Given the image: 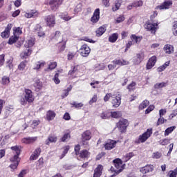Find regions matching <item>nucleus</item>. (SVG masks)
Instances as JSON below:
<instances>
[{"instance_id": "1", "label": "nucleus", "mask_w": 177, "mask_h": 177, "mask_svg": "<svg viewBox=\"0 0 177 177\" xmlns=\"http://www.w3.org/2000/svg\"><path fill=\"white\" fill-rule=\"evenodd\" d=\"M153 133V129H148L147 131H145L144 133L142 135H140L138 137V139L136 140V143L139 144V143H145L149 138L151 136V134Z\"/></svg>"}, {"instance_id": "2", "label": "nucleus", "mask_w": 177, "mask_h": 177, "mask_svg": "<svg viewBox=\"0 0 177 177\" xmlns=\"http://www.w3.org/2000/svg\"><path fill=\"white\" fill-rule=\"evenodd\" d=\"M113 164L115 169H114V167H111V171H113V172H115V174H117L122 172V169H124V166L122 165V160H121V159H115L113 160Z\"/></svg>"}, {"instance_id": "3", "label": "nucleus", "mask_w": 177, "mask_h": 177, "mask_svg": "<svg viewBox=\"0 0 177 177\" xmlns=\"http://www.w3.org/2000/svg\"><path fill=\"white\" fill-rule=\"evenodd\" d=\"M128 125H129V123L128 122V120L126 119H121L117 124L118 130L121 133H124V132H126Z\"/></svg>"}, {"instance_id": "4", "label": "nucleus", "mask_w": 177, "mask_h": 177, "mask_svg": "<svg viewBox=\"0 0 177 177\" xmlns=\"http://www.w3.org/2000/svg\"><path fill=\"white\" fill-rule=\"evenodd\" d=\"M64 0H50L48 5L51 10H57L61 5H63Z\"/></svg>"}, {"instance_id": "5", "label": "nucleus", "mask_w": 177, "mask_h": 177, "mask_svg": "<svg viewBox=\"0 0 177 177\" xmlns=\"http://www.w3.org/2000/svg\"><path fill=\"white\" fill-rule=\"evenodd\" d=\"M79 50L80 54L82 57H88V56H89V53H91V48H89L86 44L82 45Z\"/></svg>"}, {"instance_id": "6", "label": "nucleus", "mask_w": 177, "mask_h": 177, "mask_svg": "<svg viewBox=\"0 0 177 177\" xmlns=\"http://www.w3.org/2000/svg\"><path fill=\"white\" fill-rule=\"evenodd\" d=\"M24 92H25L24 97L26 102H28V103H32V102H34V100H35V97H34V94H32V91L30 89L26 88Z\"/></svg>"}, {"instance_id": "7", "label": "nucleus", "mask_w": 177, "mask_h": 177, "mask_svg": "<svg viewBox=\"0 0 177 177\" xmlns=\"http://www.w3.org/2000/svg\"><path fill=\"white\" fill-rule=\"evenodd\" d=\"M10 161L12 164L10 165L11 169H16L19 166V162H20V158H19L18 155H15L13 157L10 158Z\"/></svg>"}, {"instance_id": "8", "label": "nucleus", "mask_w": 177, "mask_h": 177, "mask_svg": "<svg viewBox=\"0 0 177 177\" xmlns=\"http://www.w3.org/2000/svg\"><path fill=\"white\" fill-rule=\"evenodd\" d=\"M145 27L146 30L151 31V34H156V31L158 30V24L157 23L147 24Z\"/></svg>"}, {"instance_id": "9", "label": "nucleus", "mask_w": 177, "mask_h": 177, "mask_svg": "<svg viewBox=\"0 0 177 177\" xmlns=\"http://www.w3.org/2000/svg\"><path fill=\"white\" fill-rule=\"evenodd\" d=\"M45 21L48 26V27H55V16L53 15H48L45 17Z\"/></svg>"}, {"instance_id": "10", "label": "nucleus", "mask_w": 177, "mask_h": 177, "mask_svg": "<svg viewBox=\"0 0 177 177\" xmlns=\"http://www.w3.org/2000/svg\"><path fill=\"white\" fill-rule=\"evenodd\" d=\"M156 63H157V57L152 56L151 58H149L148 62L147 63V70H151V68H153V67L156 66Z\"/></svg>"}, {"instance_id": "11", "label": "nucleus", "mask_w": 177, "mask_h": 177, "mask_svg": "<svg viewBox=\"0 0 177 177\" xmlns=\"http://www.w3.org/2000/svg\"><path fill=\"white\" fill-rule=\"evenodd\" d=\"M100 19V9L95 10L93 16L91 18V23H97Z\"/></svg>"}, {"instance_id": "12", "label": "nucleus", "mask_w": 177, "mask_h": 177, "mask_svg": "<svg viewBox=\"0 0 177 177\" xmlns=\"http://www.w3.org/2000/svg\"><path fill=\"white\" fill-rule=\"evenodd\" d=\"M111 104L113 107H120L121 104V96L120 95L112 97Z\"/></svg>"}, {"instance_id": "13", "label": "nucleus", "mask_w": 177, "mask_h": 177, "mask_svg": "<svg viewBox=\"0 0 177 177\" xmlns=\"http://www.w3.org/2000/svg\"><path fill=\"white\" fill-rule=\"evenodd\" d=\"M12 27H13V25L12 24H8L5 30L1 32L2 38H9V35H10V30H12Z\"/></svg>"}, {"instance_id": "14", "label": "nucleus", "mask_w": 177, "mask_h": 177, "mask_svg": "<svg viewBox=\"0 0 177 177\" xmlns=\"http://www.w3.org/2000/svg\"><path fill=\"white\" fill-rule=\"evenodd\" d=\"M172 6V1H165L162 5L156 7V10H162V9H169Z\"/></svg>"}, {"instance_id": "15", "label": "nucleus", "mask_w": 177, "mask_h": 177, "mask_svg": "<svg viewBox=\"0 0 177 177\" xmlns=\"http://www.w3.org/2000/svg\"><path fill=\"white\" fill-rule=\"evenodd\" d=\"M117 145V141H114L113 140L107 141V142L104 145V147L106 150H112L114 149Z\"/></svg>"}, {"instance_id": "16", "label": "nucleus", "mask_w": 177, "mask_h": 177, "mask_svg": "<svg viewBox=\"0 0 177 177\" xmlns=\"http://www.w3.org/2000/svg\"><path fill=\"white\" fill-rule=\"evenodd\" d=\"M46 65V62L45 61L37 62L33 66V70H35L36 71H39V70L42 67H44Z\"/></svg>"}, {"instance_id": "17", "label": "nucleus", "mask_w": 177, "mask_h": 177, "mask_svg": "<svg viewBox=\"0 0 177 177\" xmlns=\"http://www.w3.org/2000/svg\"><path fill=\"white\" fill-rule=\"evenodd\" d=\"M31 53H32V50L31 48H26L20 54L21 58L28 59V57L31 56Z\"/></svg>"}, {"instance_id": "18", "label": "nucleus", "mask_w": 177, "mask_h": 177, "mask_svg": "<svg viewBox=\"0 0 177 177\" xmlns=\"http://www.w3.org/2000/svg\"><path fill=\"white\" fill-rule=\"evenodd\" d=\"M154 169L153 168V165H147L143 167H142L140 169V171L142 173V174H149V172H153V170Z\"/></svg>"}, {"instance_id": "19", "label": "nucleus", "mask_w": 177, "mask_h": 177, "mask_svg": "<svg viewBox=\"0 0 177 177\" xmlns=\"http://www.w3.org/2000/svg\"><path fill=\"white\" fill-rule=\"evenodd\" d=\"M35 31L37 32L38 37H45V32L42 30L41 25L37 24L35 27Z\"/></svg>"}, {"instance_id": "20", "label": "nucleus", "mask_w": 177, "mask_h": 177, "mask_svg": "<svg viewBox=\"0 0 177 177\" xmlns=\"http://www.w3.org/2000/svg\"><path fill=\"white\" fill-rule=\"evenodd\" d=\"M143 60V55L142 53L137 54L136 57H133V62L136 65L140 64Z\"/></svg>"}, {"instance_id": "21", "label": "nucleus", "mask_w": 177, "mask_h": 177, "mask_svg": "<svg viewBox=\"0 0 177 177\" xmlns=\"http://www.w3.org/2000/svg\"><path fill=\"white\" fill-rule=\"evenodd\" d=\"M82 141L91 140L92 138V133L89 131H86L82 134Z\"/></svg>"}, {"instance_id": "22", "label": "nucleus", "mask_w": 177, "mask_h": 177, "mask_svg": "<svg viewBox=\"0 0 177 177\" xmlns=\"http://www.w3.org/2000/svg\"><path fill=\"white\" fill-rule=\"evenodd\" d=\"M102 171H103V166L102 165H99L94 170L93 177L102 176Z\"/></svg>"}, {"instance_id": "23", "label": "nucleus", "mask_w": 177, "mask_h": 177, "mask_svg": "<svg viewBox=\"0 0 177 177\" xmlns=\"http://www.w3.org/2000/svg\"><path fill=\"white\" fill-rule=\"evenodd\" d=\"M34 45H35V39L32 37L28 39L25 43L26 48H32Z\"/></svg>"}, {"instance_id": "24", "label": "nucleus", "mask_w": 177, "mask_h": 177, "mask_svg": "<svg viewBox=\"0 0 177 177\" xmlns=\"http://www.w3.org/2000/svg\"><path fill=\"white\" fill-rule=\"evenodd\" d=\"M41 154V148H37L35 150V151L33 152V153L30 156V160H37V158H38V157H39V155Z\"/></svg>"}, {"instance_id": "25", "label": "nucleus", "mask_w": 177, "mask_h": 177, "mask_svg": "<svg viewBox=\"0 0 177 177\" xmlns=\"http://www.w3.org/2000/svg\"><path fill=\"white\" fill-rule=\"evenodd\" d=\"M37 139V137L25 138L22 139V142L26 143V145H30V143H34V142H35Z\"/></svg>"}, {"instance_id": "26", "label": "nucleus", "mask_w": 177, "mask_h": 177, "mask_svg": "<svg viewBox=\"0 0 177 177\" xmlns=\"http://www.w3.org/2000/svg\"><path fill=\"white\" fill-rule=\"evenodd\" d=\"M38 15V12L32 10L30 12H25L24 17L26 19H31V17H37Z\"/></svg>"}, {"instance_id": "27", "label": "nucleus", "mask_w": 177, "mask_h": 177, "mask_svg": "<svg viewBox=\"0 0 177 177\" xmlns=\"http://www.w3.org/2000/svg\"><path fill=\"white\" fill-rule=\"evenodd\" d=\"M131 41L133 42V44H140V42L142 41V37L140 36H136V35H131L130 37Z\"/></svg>"}, {"instance_id": "28", "label": "nucleus", "mask_w": 177, "mask_h": 177, "mask_svg": "<svg viewBox=\"0 0 177 177\" xmlns=\"http://www.w3.org/2000/svg\"><path fill=\"white\" fill-rule=\"evenodd\" d=\"M57 142V137L55 136H49L46 140V145H49L50 143H56Z\"/></svg>"}, {"instance_id": "29", "label": "nucleus", "mask_w": 177, "mask_h": 177, "mask_svg": "<svg viewBox=\"0 0 177 177\" xmlns=\"http://www.w3.org/2000/svg\"><path fill=\"white\" fill-rule=\"evenodd\" d=\"M113 63L118 66H128L129 64V62L125 59H115Z\"/></svg>"}, {"instance_id": "30", "label": "nucleus", "mask_w": 177, "mask_h": 177, "mask_svg": "<svg viewBox=\"0 0 177 177\" xmlns=\"http://www.w3.org/2000/svg\"><path fill=\"white\" fill-rule=\"evenodd\" d=\"M55 117H56V113L53 111H48L46 113V119L47 121H52V120H55Z\"/></svg>"}, {"instance_id": "31", "label": "nucleus", "mask_w": 177, "mask_h": 177, "mask_svg": "<svg viewBox=\"0 0 177 177\" xmlns=\"http://www.w3.org/2000/svg\"><path fill=\"white\" fill-rule=\"evenodd\" d=\"M164 50L165 51V53L167 55H171V53H174V46L171 44H167L164 47Z\"/></svg>"}, {"instance_id": "32", "label": "nucleus", "mask_w": 177, "mask_h": 177, "mask_svg": "<svg viewBox=\"0 0 177 177\" xmlns=\"http://www.w3.org/2000/svg\"><path fill=\"white\" fill-rule=\"evenodd\" d=\"M104 32H106V26H100L96 30L97 37H102Z\"/></svg>"}, {"instance_id": "33", "label": "nucleus", "mask_w": 177, "mask_h": 177, "mask_svg": "<svg viewBox=\"0 0 177 177\" xmlns=\"http://www.w3.org/2000/svg\"><path fill=\"white\" fill-rule=\"evenodd\" d=\"M110 117H111V112L109 111H105L100 114V118L102 120H107L108 118H110Z\"/></svg>"}, {"instance_id": "34", "label": "nucleus", "mask_w": 177, "mask_h": 177, "mask_svg": "<svg viewBox=\"0 0 177 177\" xmlns=\"http://www.w3.org/2000/svg\"><path fill=\"white\" fill-rule=\"evenodd\" d=\"M11 150L16 153V156H20V153H21V147L15 145L14 147H11Z\"/></svg>"}, {"instance_id": "35", "label": "nucleus", "mask_w": 177, "mask_h": 177, "mask_svg": "<svg viewBox=\"0 0 177 177\" xmlns=\"http://www.w3.org/2000/svg\"><path fill=\"white\" fill-rule=\"evenodd\" d=\"M122 116V113L120 111L111 112V117L112 118H120Z\"/></svg>"}, {"instance_id": "36", "label": "nucleus", "mask_w": 177, "mask_h": 177, "mask_svg": "<svg viewBox=\"0 0 177 177\" xmlns=\"http://www.w3.org/2000/svg\"><path fill=\"white\" fill-rule=\"evenodd\" d=\"M89 151H88L86 149H84L81 151L80 153V157L81 158H88L89 157Z\"/></svg>"}, {"instance_id": "37", "label": "nucleus", "mask_w": 177, "mask_h": 177, "mask_svg": "<svg viewBox=\"0 0 177 177\" xmlns=\"http://www.w3.org/2000/svg\"><path fill=\"white\" fill-rule=\"evenodd\" d=\"M34 86L36 88V91L38 92V91H40V89L42 88V82L39 80H37L35 82Z\"/></svg>"}, {"instance_id": "38", "label": "nucleus", "mask_w": 177, "mask_h": 177, "mask_svg": "<svg viewBox=\"0 0 177 177\" xmlns=\"http://www.w3.org/2000/svg\"><path fill=\"white\" fill-rule=\"evenodd\" d=\"M19 40V36L15 35L14 36H12L10 37L8 40L9 45H13L15 42Z\"/></svg>"}, {"instance_id": "39", "label": "nucleus", "mask_w": 177, "mask_h": 177, "mask_svg": "<svg viewBox=\"0 0 177 177\" xmlns=\"http://www.w3.org/2000/svg\"><path fill=\"white\" fill-rule=\"evenodd\" d=\"M60 19H62V20H65V21H68L70 20H71V19H73V17L68 16V15L65 12V13H62L59 15Z\"/></svg>"}, {"instance_id": "40", "label": "nucleus", "mask_w": 177, "mask_h": 177, "mask_svg": "<svg viewBox=\"0 0 177 177\" xmlns=\"http://www.w3.org/2000/svg\"><path fill=\"white\" fill-rule=\"evenodd\" d=\"M168 66H169V61L166 62L163 65H162L161 66L158 67L157 68V71L158 73H161L162 71H164V70H165V68L167 67H168Z\"/></svg>"}, {"instance_id": "41", "label": "nucleus", "mask_w": 177, "mask_h": 177, "mask_svg": "<svg viewBox=\"0 0 177 177\" xmlns=\"http://www.w3.org/2000/svg\"><path fill=\"white\" fill-rule=\"evenodd\" d=\"M26 66H27V62L23 61L19 64L18 70H19V71H24Z\"/></svg>"}, {"instance_id": "42", "label": "nucleus", "mask_w": 177, "mask_h": 177, "mask_svg": "<svg viewBox=\"0 0 177 177\" xmlns=\"http://www.w3.org/2000/svg\"><path fill=\"white\" fill-rule=\"evenodd\" d=\"M118 39V34L117 33H113L112 35L109 36V42L114 43L115 41Z\"/></svg>"}, {"instance_id": "43", "label": "nucleus", "mask_w": 177, "mask_h": 177, "mask_svg": "<svg viewBox=\"0 0 177 177\" xmlns=\"http://www.w3.org/2000/svg\"><path fill=\"white\" fill-rule=\"evenodd\" d=\"M10 82V79L9 78V77L3 76L1 78V84L2 85H9Z\"/></svg>"}, {"instance_id": "44", "label": "nucleus", "mask_w": 177, "mask_h": 177, "mask_svg": "<svg viewBox=\"0 0 177 177\" xmlns=\"http://www.w3.org/2000/svg\"><path fill=\"white\" fill-rule=\"evenodd\" d=\"M120 7H121V2H120L119 1H116L115 2V4L112 7L113 12H117V10H118V9H120Z\"/></svg>"}, {"instance_id": "45", "label": "nucleus", "mask_w": 177, "mask_h": 177, "mask_svg": "<svg viewBox=\"0 0 177 177\" xmlns=\"http://www.w3.org/2000/svg\"><path fill=\"white\" fill-rule=\"evenodd\" d=\"M57 67V64L56 62H51L50 64L48 65V67L45 69V71H50L52 70H55Z\"/></svg>"}, {"instance_id": "46", "label": "nucleus", "mask_w": 177, "mask_h": 177, "mask_svg": "<svg viewBox=\"0 0 177 177\" xmlns=\"http://www.w3.org/2000/svg\"><path fill=\"white\" fill-rule=\"evenodd\" d=\"M167 85H168L167 82L156 83L154 88L155 89H160L161 88H165V86H167Z\"/></svg>"}, {"instance_id": "47", "label": "nucleus", "mask_w": 177, "mask_h": 177, "mask_svg": "<svg viewBox=\"0 0 177 177\" xmlns=\"http://www.w3.org/2000/svg\"><path fill=\"white\" fill-rule=\"evenodd\" d=\"M133 8H140L143 6V1L139 0V1H134L133 2Z\"/></svg>"}, {"instance_id": "48", "label": "nucleus", "mask_w": 177, "mask_h": 177, "mask_svg": "<svg viewBox=\"0 0 177 177\" xmlns=\"http://www.w3.org/2000/svg\"><path fill=\"white\" fill-rule=\"evenodd\" d=\"M13 31L15 35H21V34H23V31L21 30V28L17 27V28H13Z\"/></svg>"}, {"instance_id": "49", "label": "nucleus", "mask_w": 177, "mask_h": 177, "mask_svg": "<svg viewBox=\"0 0 177 177\" xmlns=\"http://www.w3.org/2000/svg\"><path fill=\"white\" fill-rule=\"evenodd\" d=\"M149 104L148 100H144L139 106L140 110H143V109H146Z\"/></svg>"}, {"instance_id": "50", "label": "nucleus", "mask_w": 177, "mask_h": 177, "mask_svg": "<svg viewBox=\"0 0 177 177\" xmlns=\"http://www.w3.org/2000/svg\"><path fill=\"white\" fill-rule=\"evenodd\" d=\"M70 138H71L70 133H66L62 138L61 140L62 142H68V140H70Z\"/></svg>"}, {"instance_id": "51", "label": "nucleus", "mask_w": 177, "mask_h": 177, "mask_svg": "<svg viewBox=\"0 0 177 177\" xmlns=\"http://www.w3.org/2000/svg\"><path fill=\"white\" fill-rule=\"evenodd\" d=\"M82 10V4L81 3L77 4L74 9L75 13H80V12H81Z\"/></svg>"}, {"instance_id": "52", "label": "nucleus", "mask_w": 177, "mask_h": 177, "mask_svg": "<svg viewBox=\"0 0 177 177\" xmlns=\"http://www.w3.org/2000/svg\"><path fill=\"white\" fill-rule=\"evenodd\" d=\"M73 107H75V109H81V107L84 106V104L82 102L80 103H77L76 102H73L71 104Z\"/></svg>"}, {"instance_id": "53", "label": "nucleus", "mask_w": 177, "mask_h": 177, "mask_svg": "<svg viewBox=\"0 0 177 177\" xmlns=\"http://www.w3.org/2000/svg\"><path fill=\"white\" fill-rule=\"evenodd\" d=\"M70 150V146L67 145L64 148V151L61 156L60 158H64V157L68 153V151Z\"/></svg>"}, {"instance_id": "54", "label": "nucleus", "mask_w": 177, "mask_h": 177, "mask_svg": "<svg viewBox=\"0 0 177 177\" xmlns=\"http://www.w3.org/2000/svg\"><path fill=\"white\" fill-rule=\"evenodd\" d=\"M174 129H175V127H171L167 128L165 131V136H168V135H169V133L173 132Z\"/></svg>"}, {"instance_id": "55", "label": "nucleus", "mask_w": 177, "mask_h": 177, "mask_svg": "<svg viewBox=\"0 0 177 177\" xmlns=\"http://www.w3.org/2000/svg\"><path fill=\"white\" fill-rule=\"evenodd\" d=\"M97 102V94H94L93 97L89 101V104H93V103H96Z\"/></svg>"}, {"instance_id": "56", "label": "nucleus", "mask_w": 177, "mask_h": 177, "mask_svg": "<svg viewBox=\"0 0 177 177\" xmlns=\"http://www.w3.org/2000/svg\"><path fill=\"white\" fill-rule=\"evenodd\" d=\"M7 67H8L10 70H12L13 68V58H10L7 62Z\"/></svg>"}, {"instance_id": "57", "label": "nucleus", "mask_w": 177, "mask_h": 177, "mask_svg": "<svg viewBox=\"0 0 177 177\" xmlns=\"http://www.w3.org/2000/svg\"><path fill=\"white\" fill-rule=\"evenodd\" d=\"M172 32L174 35L177 36V21H174L173 24Z\"/></svg>"}, {"instance_id": "58", "label": "nucleus", "mask_w": 177, "mask_h": 177, "mask_svg": "<svg viewBox=\"0 0 177 177\" xmlns=\"http://www.w3.org/2000/svg\"><path fill=\"white\" fill-rule=\"evenodd\" d=\"M104 68H106L104 64H100L95 65V70L97 71H99L100 70H104Z\"/></svg>"}, {"instance_id": "59", "label": "nucleus", "mask_w": 177, "mask_h": 177, "mask_svg": "<svg viewBox=\"0 0 177 177\" xmlns=\"http://www.w3.org/2000/svg\"><path fill=\"white\" fill-rule=\"evenodd\" d=\"M117 66H118V64H115L114 63V60L112 62V64H110L108 65V68L110 71L114 70V68H115V67H117Z\"/></svg>"}, {"instance_id": "60", "label": "nucleus", "mask_w": 177, "mask_h": 177, "mask_svg": "<svg viewBox=\"0 0 177 177\" xmlns=\"http://www.w3.org/2000/svg\"><path fill=\"white\" fill-rule=\"evenodd\" d=\"M169 140L167 138H165L164 140H160L159 141V144L161 145L162 146H166V145H169Z\"/></svg>"}, {"instance_id": "61", "label": "nucleus", "mask_w": 177, "mask_h": 177, "mask_svg": "<svg viewBox=\"0 0 177 177\" xmlns=\"http://www.w3.org/2000/svg\"><path fill=\"white\" fill-rule=\"evenodd\" d=\"M162 154L160 152H154L152 154V158H156V159H158V158H161Z\"/></svg>"}, {"instance_id": "62", "label": "nucleus", "mask_w": 177, "mask_h": 177, "mask_svg": "<svg viewBox=\"0 0 177 177\" xmlns=\"http://www.w3.org/2000/svg\"><path fill=\"white\" fill-rule=\"evenodd\" d=\"M133 153L130 152L127 154H126L124 157L125 158V161H129V160H131V158H132V157H133Z\"/></svg>"}, {"instance_id": "63", "label": "nucleus", "mask_w": 177, "mask_h": 177, "mask_svg": "<svg viewBox=\"0 0 177 177\" xmlns=\"http://www.w3.org/2000/svg\"><path fill=\"white\" fill-rule=\"evenodd\" d=\"M53 81L55 84H60V79H59V73H56L53 77Z\"/></svg>"}, {"instance_id": "64", "label": "nucleus", "mask_w": 177, "mask_h": 177, "mask_svg": "<svg viewBox=\"0 0 177 177\" xmlns=\"http://www.w3.org/2000/svg\"><path fill=\"white\" fill-rule=\"evenodd\" d=\"M177 175V168H176L173 171H171L169 177H176Z\"/></svg>"}]
</instances>
